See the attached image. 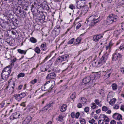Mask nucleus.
<instances>
[{"mask_svg": "<svg viewBox=\"0 0 124 124\" xmlns=\"http://www.w3.org/2000/svg\"><path fill=\"white\" fill-rule=\"evenodd\" d=\"M108 57V54L105 53L98 61L94 62L93 64H95V66L96 67H99L105 63Z\"/></svg>", "mask_w": 124, "mask_h": 124, "instance_id": "obj_1", "label": "nucleus"}, {"mask_svg": "<svg viewBox=\"0 0 124 124\" xmlns=\"http://www.w3.org/2000/svg\"><path fill=\"white\" fill-rule=\"evenodd\" d=\"M11 68L8 66L4 69L1 75L2 79L5 80H7L11 72Z\"/></svg>", "mask_w": 124, "mask_h": 124, "instance_id": "obj_2", "label": "nucleus"}, {"mask_svg": "<svg viewBox=\"0 0 124 124\" xmlns=\"http://www.w3.org/2000/svg\"><path fill=\"white\" fill-rule=\"evenodd\" d=\"M119 20V17L113 14L110 15L107 17V22L108 24L112 23L113 22L117 21Z\"/></svg>", "mask_w": 124, "mask_h": 124, "instance_id": "obj_3", "label": "nucleus"}, {"mask_svg": "<svg viewBox=\"0 0 124 124\" xmlns=\"http://www.w3.org/2000/svg\"><path fill=\"white\" fill-rule=\"evenodd\" d=\"M91 20H92L90 24L91 26L94 25L100 20V18L96 16H90L88 20V21H91Z\"/></svg>", "mask_w": 124, "mask_h": 124, "instance_id": "obj_4", "label": "nucleus"}, {"mask_svg": "<svg viewBox=\"0 0 124 124\" xmlns=\"http://www.w3.org/2000/svg\"><path fill=\"white\" fill-rule=\"evenodd\" d=\"M27 94L26 93H22L20 94H14L13 96L16 100L19 101L26 96Z\"/></svg>", "mask_w": 124, "mask_h": 124, "instance_id": "obj_5", "label": "nucleus"}, {"mask_svg": "<svg viewBox=\"0 0 124 124\" xmlns=\"http://www.w3.org/2000/svg\"><path fill=\"white\" fill-rule=\"evenodd\" d=\"M45 85H46V89H48L49 91L54 87L55 85V82L54 81H49L46 82Z\"/></svg>", "mask_w": 124, "mask_h": 124, "instance_id": "obj_6", "label": "nucleus"}, {"mask_svg": "<svg viewBox=\"0 0 124 124\" xmlns=\"http://www.w3.org/2000/svg\"><path fill=\"white\" fill-rule=\"evenodd\" d=\"M105 70L104 71L106 73L104 75V77L105 78H109L112 74L113 70L111 69H108V67H105Z\"/></svg>", "mask_w": 124, "mask_h": 124, "instance_id": "obj_7", "label": "nucleus"}, {"mask_svg": "<svg viewBox=\"0 0 124 124\" xmlns=\"http://www.w3.org/2000/svg\"><path fill=\"white\" fill-rule=\"evenodd\" d=\"M122 55L119 53L116 52L114 53L112 55V60L115 61L120 59Z\"/></svg>", "mask_w": 124, "mask_h": 124, "instance_id": "obj_8", "label": "nucleus"}, {"mask_svg": "<svg viewBox=\"0 0 124 124\" xmlns=\"http://www.w3.org/2000/svg\"><path fill=\"white\" fill-rule=\"evenodd\" d=\"M82 1L84 2V1L83 0L78 1L76 6L78 8L80 9L83 8V9L84 8H87V6H84V3Z\"/></svg>", "mask_w": 124, "mask_h": 124, "instance_id": "obj_9", "label": "nucleus"}, {"mask_svg": "<svg viewBox=\"0 0 124 124\" xmlns=\"http://www.w3.org/2000/svg\"><path fill=\"white\" fill-rule=\"evenodd\" d=\"M113 43L111 42H110L108 45L106 46L105 47V49L106 53L108 54L110 52L111 50V47L113 46Z\"/></svg>", "mask_w": 124, "mask_h": 124, "instance_id": "obj_10", "label": "nucleus"}, {"mask_svg": "<svg viewBox=\"0 0 124 124\" xmlns=\"http://www.w3.org/2000/svg\"><path fill=\"white\" fill-rule=\"evenodd\" d=\"M93 79L91 77V76H88L84 78L82 80V82L85 84H86L89 83L90 82L91 80H92L93 81Z\"/></svg>", "mask_w": 124, "mask_h": 124, "instance_id": "obj_11", "label": "nucleus"}, {"mask_svg": "<svg viewBox=\"0 0 124 124\" xmlns=\"http://www.w3.org/2000/svg\"><path fill=\"white\" fill-rule=\"evenodd\" d=\"M103 37L101 34H98L93 36V40L95 42H97L99 40Z\"/></svg>", "mask_w": 124, "mask_h": 124, "instance_id": "obj_12", "label": "nucleus"}, {"mask_svg": "<svg viewBox=\"0 0 124 124\" xmlns=\"http://www.w3.org/2000/svg\"><path fill=\"white\" fill-rule=\"evenodd\" d=\"M20 114L18 112L14 113L10 117V119L13 120L18 118Z\"/></svg>", "mask_w": 124, "mask_h": 124, "instance_id": "obj_13", "label": "nucleus"}, {"mask_svg": "<svg viewBox=\"0 0 124 124\" xmlns=\"http://www.w3.org/2000/svg\"><path fill=\"white\" fill-rule=\"evenodd\" d=\"M113 117L114 119L119 120L122 119V116L121 115L116 113L113 114Z\"/></svg>", "mask_w": 124, "mask_h": 124, "instance_id": "obj_14", "label": "nucleus"}, {"mask_svg": "<svg viewBox=\"0 0 124 124\" xmlns=\"http://www.w3.org/2000/svg\"><path fill=\"white\" fill-rule=\"evenodd\" d=\"M15 84L14 82L12 81H8V85L7 87L9 88H10L12 89V91H14V88L15 87Z\"/></svg>", "mask_w": 124, "mask_h": 124, "instance_id": "obj_15", "label": "nucleus"}, {"mask_svg": "<svg viewBox=\"0 0 124 124\" xmlns=\"http://www.w3.org/2000/svg\"><path fill=\"white\" fill-rule=\"evenodd\" d=\"M32 119L30 116H28L23 122L22 124H28L31 122Z\"/></svg>", "mask_w": 124, "mask_h": 124, "instance_id": "obj_16", "label": "nucleus"}, {"mask_svg": "<svg viewBox=\"0 0 124 124\" xmlns=\"http://www.w3.org/2000/svg\"><path fill=\"white\" fill-rule=\"evenodd\" d=\"M56 77V74L54 73L53 72L48 74L46 77L47 79H54Z\"/></svg>", "mask_w": 124, "mask_h": 124, "instance_id": "obj_17", "label": "nucleus"}, {"mask_svg": "<svg viewBox=\"0 0 124 124\" xmlns=\"http://www.w3.org/2000/svg\"><path fill=\"white\" fill-rule=\"evenodd\" d=\"M65 117L63 113H61L60 114L59 116L57 117V120L60 122H62L64 120L63 118Z\"/></svg>", "mask_w": 124, "mask_h": 124, "instance_id": "obj_18", "label": "nucleus"}, {"mask_svg": "<svg viewBox=\"0 0 124 124\" xmlns=\"http://www.w3.org/2000/svg\"><path fill=\"white\" fill-rule=\"evenodd\" d=\"M39 6V5H38L36 2H34L32 4L31 7V11H34V10L35 9H38L39 8L37 6Z\"/></svg>", "mask_w": 124, "mask_h": 124, "instance_id": "obj_19", "label": "nucleus"}, {"mask_svg": "<svg viewBox=\"0 0 124 124\" xmlns=\"http://www.w3.org/2000/svg\"><path fill=\"white\" fill-rule=\"evenodd\" d=\"M52 103L49 104L45 106L44 107V110H50L52 107Z\"/></svg>", "mask_w": 124, "mask_h": 124, "instance_id": "obj_20", "label": "nucleus"}, {"mask_svg": "<svg viewBox=\"0 0 124 124\" xmlns=\"http://www.w3.org/2000/svg\"><path fill=\"white\" fill-rule=\"evenodd\" d=\"M100 117L103 119V120L102 121H105V122H108L109 121V119L105 115H101Z\"/></svg>", "mask_w": 124, "mask_h": 124, "instance_id": "obj_21", "label": "nucleus"}, {"mask_svg": "<svg viewBox=\"0 0 124 124\" xmlns=\"http://www.w3.org/2000/svg\"><path fill=\"white\" fill-rule=\"evenodd\" d=\"M91 77L93 79V81L98 79L100 77V75L98 74H95L94 75H90Z\"/></svg>", "mask_w": 124, "mask_h": 124, "instance_id": "obj_22", "label": "nucleus"}, {"mask_svg": "<svg viewBox=\"0 0 124 124\" xmlns=\"http://www.w3.org/2000/svg\"><path fill=\"white\" fill-rule=\"evenodd\" d=\"M79 102L82 103L83 104H86L87 102V100L84 97L81 98L79 99Z\"/></svg>", "mask_w": 124, "mask_h": 124, "instance_id": "obj_23", "label": "nucleus"}, {"mask_svg": "<svg viewBox=\"0 0 124 124\" xmlns=\"http://www.w3.org/2000/svg\"><path fill=\"white\" fill-rule=\"evenodd\" d=\"M40 48L42 51H46V43H43L40 46Z\"/></svg>", "mask_w": 124, "mask_h": 124, "instance_id": "obj_24", "label": "nucleus"}, {"mask_svg": "<svg viewBox=\"0 0 124 124\" xmlns=\"http://www.w3.org/2000/svg\"><path fill=\"white\" fill-rule=\"evenodd\" d=\"M53 64V62L51 60L49 61L48 62L46 66V69L48 70L49 68L51 67Z\"/></svg>", "mask_w": 124, "mask_h": 124, "instance_id": "obj_25", "label": "nucleus"}, {"mask_svg": "<svg viewBox=\"0 0 124 124\" xmlns=\"http://www.w3.org/2000/svg\"><path fill=\"white\" fill-rule=\"evenodd\" d=\"M63 60L62 56H60L58 57L55 61V63L56 64H58V63L63 61Z\"/></svg>", "mask_w": 124, "mask_h": 124, "instance_id": "obj_26", "label": "nucleus"}, {"mask_svg": "<svg viewBox=\"0 0 124 124\" xmlns=\"http://www.w3.org/2000/svg\"><path fill=\"white\" fill-rule=\"evenodd\" d=\"M67 107V105L66 104H63L61 107L60 111L62 112H64L66 111Z\"/></svg>", "mask_w": 124, "mask_h": 124, "instance_id": "obj_27", "label": "nucleus"}, {"mask_svg": "<svg viewBox=\"0 0 124 124\" xmlns=\"http://www.w3.org/2000/svg\"><path fill=\"white\" fill-rule=\"evenodd\" d=\"M16 58H15L12 60L11 61V64L8 66L11 68L14 66V63L16 61Z\"/></svg>", "mask_w": 124, "mask_h": 124, "instance_id": "obj_28", "label": "nucleus"}, {"mask_svg": "<svg viewBox=\"0 0 124 124\" xmlns=\"http://www.w3.org/2000/svg\"><path fill=\"white\" fill-rule=\"evenodd\" d=\"M60 27L59 26L58 28H55L54 30V31L55 32V34L57 35H58L59 33L60 32Z\"/></svg>", "mask_w": 124, "mask_h": 124, "instance_id": "obj_29", "label": "nucleus"}, {"mask_svg": "<svg viewBox=\"0 0 124 124\" xmlns=\"http://www.w3.org/2000/svg\"><path fill=\"white\" fill-rule=\"evenodd\" d=\"M33 50L38 54H39L41 50L39 47L36 46Z\"/></svg>", "mask_w": 124, "mask_h": 124, "instance_id": "obj_30", "label": "nucleus"}, {"mask_svg": "<svg viewBox=\"0 0 124 124\" xmlns=\"http://www.w3.org/2000/svg\"><path fill=\"white\" fill-rule=\"evenodd\" d=\"M27 51V50H21V49H18L17 50V51L19 53L22 54H25Z\"/></svg>", "mask_w": 124, "mask_h": 124, "instance_id": "obj_31", "label": "nucleus"}, {"mask_svg": "<svg viewBox=\"0 0 124 124\" xmlns=\"http://www.w3.org/2000/svg\"><path fill=\"white\" fill-rule=\"evenodd\" d=\"M30 41L31 42L33 43H35L37 42V39L33 37H31L30 39Z\"/></svg>", "mask_w": 124, "mask_h": 124, "instance_id": "obj_32", "label": "nucleus"}, {"mask_svg": "<svg viewBox=\"0 0 124 124\" xmlns=\"http://www.w3.org/2000/svg\"><path fill=\"white\" fill-rule=\"evenodd\" d=\"M40 69L41 71L42 72H44L48 70L47 69H46V67H45L44 65H42L41 66Z\"/></svg>", "mask_w": 124, "mask_h": 124, "instance_id": "obj_33", "label": "nucleus"}, {"mask_svg": "<svg viewBox=\"0 0 124 124\" xmlns=\"http://www.w3.org/2000/svg\"><path fill=\"white\" fill-rule=\"evenodd\" d=\"M116 101V98H114L111 99L109 101V103L110 105H113L115 103Z\"/></svg>", "mask_w": 124, "mask_h": 124, "instance_id": "obj_34", "label": "nucleus"}, {"mask_svg": "<svg viewBox=\"0 0 124 124\" xmlns=\"http://www.w3.org/2000/svg\"><path fill=\"white\" fill-rule=\"evenodd\" d=\"M63 61L67 60L69 57V55H65L62 56Z\"/></svg>", "mask_w": 124, "mask_h": 124, "instance_id": "obj_35", "label": "nucleus"}, {"mask_svg": "<svg viewBox=\"0 0 124 124\" xmlns=\"http://www.w3.org/2000/svg\"><path fill=\"white\" fill-rule=\"evenodd\" d=\"M79 121L81 124H86V121L84 119L80 118Z\"/></svg>", "mask_w": 124, "mask_h": 124, "instance_id": "obj_36", "label": "nucleus"}, {"mask_svg": "<svg viewBox=\"0 0 124 124\" xmlns=\"http://www.w3.org/2000/svg\"><path fill=\"white\" fill-rule=\"evenodd\" d=\"M111 86L113 90H115L117 89V85L115 83L113 84Z\"/></svg>", "mask_w": 124, "mask_h": 124, "instance_id": "obj_37", "label": "nucleus"}, {"mask_svg": "<svg viewBox=\"0 0 124 124\" xmlns=\"http://www.w3.org/2000/svg\"><path fill=\"white\" fill-rule=\"evenodd\" d=\"M25 74L24 73H20L17 76V78H23L25 76Z\"/></svg>", "mask_w": 124, "mask_h": 124, "instance_id": "obj_38", "label": "nucleus"}, {"mask_svg": "<svg viewBox=\"0 0 124 124\" xmlns=\"http://www.w3.org/2000/svg\"><path fill=\"white\" fill-rule=\"evenodd\" d=\"M94 102L96 104L98 105L100 107H101L102 106L101 104H100V102L99 100L98 99H95L94 100Z\"/></svg>", "mask_w": 124, "mask_h": 124, "instance_id": "obj_39", "label": "nucleus"}, {"mask_svg": "<svg viewBox=\"0 0 124 124\" xmlns=\"http://www.w3.org/2000/svg\"><path fill=\"white\" fill-rule=\"evenodd\" d=\"M82 39L80 37L76 39V42L75 43L76 44H78L81 41Z\"/></svg>", "mask_w": 124, "mask_h": 124, "instance_id": "obj_40", "label": "nucleus"}, {"mask_svg": "<svg viewBox=\"0 0 124 124\" xmlns=\"http://www.w3.org/2000/svg\"><path fill=\"white\" fill-rule=\"evenodd\" d=\"M119 107V105L117 104H114L113 107V108L114 109H118Z\"/></svg>", "mask_w": 124, "mask_h": 124, "instance_id": "obj_41", "label": "nucleus"}, {"mask_svg": "<svg viewBox=\"0 0 124 124\" xmlns=\"http://www.w3.org/2000/svg\"><path fill=\"white\" fill-rule=\"evenodd\" d=\"M15 9L16 11L17 12V13H21V11L20 10V7L18 6L17 8H16Z\"/></svg>", "mask_w": 124, "mask_h": 124, "instance_id": "obj_42", "label": "nucleus"}, {"mask_svg": "<svg viewBox=\"0 0 124 124\" xmlns=\"http://www.w3.org/2000/svg\"><path fill=\"white\" fill-rule=\"evenodd\" d=\"M38 81V80L37 79H34L33 80H32L30 82V83L34 85L35 83L37 82Z\"/></svg>", "mask_w": 124, "mask_h": 124, "instance_id": "obj_43", "label": "nucleus"}, {"mask_svg": "<svg viewBox=\"0 0 124 124\" xmlns=\"http://www.w3.org/2000/svg\"><path fill=\"white\" fill-rule=\"evenodd\" d=\"M41 90L42 91H45L46 90H48V89H46V85H45V84L42 86L41 87Z\"/></svg>", "mask_w": 124, "mask_h": 124, "instance_id": "obj_44", "label": "nucleus"}, {"mask_svg": "<svg viewBox=\"0 0 124 124\" xmlns=\"http://www.w3.org/2000/svg\"><path fill=\"white\" fill-rule=\"evenodd\" d=\"M108 109V107L106 106H103L102 107V111H107Z\"/></svg>", "mask_w": 124, "mask_h": 124, "instance_id": "obj_45", "label": "nucleus"}, {"mask_svg": "<svg viewBox=\"0 0 124 124\" xmlns=\"http://www.w3.org/2000/svg\"><path fill=\"white\" fill-rule=\"evenodd\" d=\"M75 93H73L70 96V98L71 99L73 100L76 97H75Z\"/></svg>", "mask_w": 124, "mask_h": 124, "instance_id": "obj_46", "label": "nucleus"}, {"mask_svg": "<svg viewBox=\"0 0 124 124\" xmlns=\"http://www.w3.org/2000/svg\"><path fill=\"white\" fill-rule=\"evenodd\" d=\"M74 38H72L69 41L68 43L67 44H73V42L74 40Z\"/></svg>", "mask_w": 124, "mask_h": 124, "instance_id": "obj_47", "label": "nucleus"}, {"mask_svg": "<svg viewBox=\"0 0 124 124\" xmlns=\"http://www.w3.org/2000/svg\"><path fill=\"white\" fill-rule=\"evenodd\" d=\"M89 107H86L84 108V111L85 112L88 113V112L89 111Z\"/></svg>", "mask_w": 124, "mask_h": 124, "instance_id": "obj_48", "label": "nucleus"}, {"mask_svg": "<svg viewBox=\"0 0 124 124\" xmlns=\"http://www.w3.org/2000/svg\"><path fill=\"white\" fill-rule=\"evenodd\" d=\"M118 3L119 5H124V0H119Z\"/></svg>", "mask_w": 124, "mask_h": 124, "instance_id": "obj_49", "label": "nucleus"}, {"mask_svg": "<svg viewBox=\"0 0 124 124\" xmlns=\"http://www.w3.org/2000/svg\"><path fill=\"white\" fill-rule=\"evenodd\" d=\"M89 123L91 124H94L95 122V121L94 119L92 118L91 120L89 121Z\"/></svg>", "mask_w": 124, "mask_h": 124, "instance_id": "obj_50", "label": "nucleus"}, {"mask_svg": "<svg viewBox=\"0 0 124 124\" xmlns=\"http://www.w3.org/2000/svg\"><path fill=\"white\" fill-rule=\"evenodd\" d=\"M91 106L92 108L94 109L96 108V106L94 103H92L91 104Z\"/></svg>", "mask_w": 124, "mask_h": 124, "instance_id": "obj_51", "label": "nucleus"}, {"mask_svg": "<svg viewBox=\"0 0 124 124\" xmlns=\"http://www.w3.org/2000/svg\"><path fill=\"white\" fill-rule=\"evenodd\" d=\"M119 49L120 50H123L124 49V44H122L119 47Z\"/></svg>", "mask_w": 124, "mask_h": 124, "instance_id": "obj_52", "label": "nucleus"}, {"mask_svg": "<svg viewBox=\"0 0 124 124\" xmlns=\"http://www.w3.org/2000/svg\"><path fill=\"white\" fill-rule=\"evenodd\" d=\"M94 124H103V121H102L101 119H100L98 121V123H94Z\"/></svg>", "mask_w": 124, "mask_h": 124, "instance_id": "obj_53", "label": "nucleus"}, {"mask_svg": "<svg viewBox=\"0 0 124 124\" xmlns=\"http://www.w3.org/2000/svg\"><path fill=\"white\" fill-rule=\"evenodd\" d=\"M69 8L73 10L75 8V6L73 4H71L69 6Z\"/></svg>", "mask_w": 124, "mask_h": 124, "instance_id": "obj_54", "label": "nucleus"}, {"mask_svg": "<svg viewBox=\"0 0 124 124\" xmlns=\"http://www.w3.org/2000/svg\"><path fill=\"white\" fill-rule=\"evenodd\" d=\"M120 71L122 74H124V67L121 68L120 69Z\"/></svg>", "mask_w": 124, "mask_h": 124, "instance_id": "obj_55", "label": "nucleus"}, {"mask_svg": "<svg viewBox=\"0 0 124 124\" xmlns=\"http://www.w3.org/2000/svg\"><path fill=\"white\" fill-rule=\"evenodd\" d=\"M111 97V96L110 95L108 94L107 96V101H109L110 100H111V98H112Z\"/></svg>", "mask_w": 124, "mask_h": 124, "instance_id": "obj_56", "label": "nucleus"}, {"mask_svg": "<svg viewBox=\"0 0 124 124\" xmlns=\"http://www.w3.org/2000/svg\"><path fill=\"white\" fill-rule=\"evenodd\" d=\"M81 24L80 23H78L76 26V29H79L81 26Z\"/></svg>", "mask_w": 124, "mask_h": 124, "instance_id": "obj_57", "label": "nucleus"}, {"mask_svg": "<svg viewBox=\"0 0 124 124\" xmlns=\"http://www.w3.org/2000/svg\"><path fill=\"white\" fill-rule=\"evenodd\" d=\"M71 117L72 118H74L75 117V113L74 112H72L70 114Z\"/></svg>", "mask_w": 124, "mask_h": 124, "instance_id": "obj_58", "label": "nucleus"}, {"mask_svg": "<svg viewBox=\"0 0 124 124\" xmlns=\"http://www.w3.org/2000/svg\"><path fill=\"white\" fill-rule=\"evenodd\" d=\"M79 115H80L79 113V112H77V113H76V115H75V117L77 119L78 118V117H79Z\"/></svg>", "mask_w": 124, "mask_h": 124, "instance_id": "obj_59", "label": "nucleus"}, {"mask_svg": "<svg viewBox=\"0 0 124 124\" xmlns=\"http://www.w3.org/2000/svg\"><path fill=\"white\" fill-rule=\"evenodd\" d=\"M82 104L81 103H79L77 105V107L78 108H80L82 107Z\"/></svg>", "mask_w": 124, "mask_h": 124, "instance_id": "obj_60", "label": "nucleus"}, {"mask_svg": "<svg viewBox=\"0 0 124 124\" xmlns=\"http://www.w3.org/2000/svg\"><path fill=\"white\" fill-rule=\"evenodd\" d=\"M116 121L114 120H112L110 122V124H116Z\"/></svg>", "mask_w": 124, "mask_h": 124, "instance_id": "obj_61", "label": "nucleus"}, {"mask_svg": "<svg viewBox=\"0 0 124 124\" xmlns=\"http://www.w3.org/2000/svg\"><path fill=\"white\" fill-rule=\"evenodd\" d=\"M5 103L3 101L0 104L1 107V108H3L4 106Z\"/></svg>", "mask_w": 124, "mask_h": 124, "instance_id": "obj_62", "label": "nucleus"}, {"mask_svg": "<svg viewBox=\"0 0 124 124\" xmlns=\"http://www.w3.org/2000/svg\"><path fill=\"white\" fill-rule=\"evenodd\" d=\"M25 102H23L20 104V105L23 107H25Z\"/></svg>", "mask_w": 124, "mask_h": 124, "instance_id": "obj_63", "label": "nucleus"}, {"mask_svg": "<svg viewBox=\"0 0 124 124\" xmlns=\"http://www.w3.org/2000/svg\"><path fill=\"white\" fill-rule=\"evenodd\" d=\"M120 109L121 110L123 111H124V106L123 105H122L120 107Z\"/></svg>", "mask_w": 124, "mask_h": 124, "instance_id": "obj_64", "label": "nucleus"}]
</instances>
